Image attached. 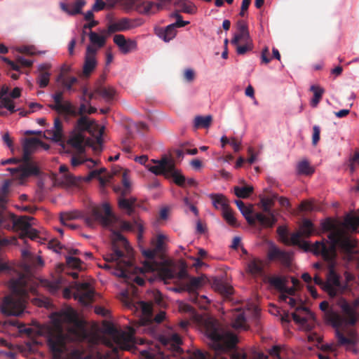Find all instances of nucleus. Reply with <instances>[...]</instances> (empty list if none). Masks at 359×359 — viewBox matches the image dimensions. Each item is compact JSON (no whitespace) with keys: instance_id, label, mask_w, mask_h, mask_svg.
I'll return each instance as SVG.
<instances>
[{"instance_id":"bb28decb","label":"nucleus","mask_w":359,"mask_h":359,"mask_svg":"<svg viewBox=\"0 0 359 359\" xmlns=\"http://www.w3.org/2000/svg\"><path fill=\"white\" fill-rule=\"evenodd\" d=\"M42 144V142L37 138L32 137L25 140L22 144V156L21 158L27 160L31 158V155L33 154L38 145Z\"/></svg>"},{"instance_id":"393cba45","label":"nucleus","mask_w":359,"mask_h":359,"mask_svg":"<svg viewBox=\"0 0 359 359\" xmlns=\"http://www.w3.org/2000/svg\"><path fill=\"white\" fill-rule=\"evenodd\" d=\"M264 265L262 259L251 257L247 264V272L254 277L262 276L264 275Z\"/></svg>"},{"instance_id":"79ce46f5","label":"nucleus","mask_w":359,"mask_h":359,"mask_svg":"<svg viewBox=\"0 0 359 359\" xmlns=\"http://www.w3.org/2000/svg\"><path fill=\"white\" fill-rule=\"evenodd\" d=\"M165 236L164 235L159 234L157 236L156 238L151 242L152 248H154L158 255L163 254L165 250Z\"/></svg>"},{"instance_id":"f257e3e1","label":"nucleus","mask_w":359,"mask_h":359,"mask_svg":"<svg viewBox=\"0 0 359 359\" xmlns=\"http://www.w3.org/2000/svg\"><path fill=\"white\" fill-rule=\"evenodd\" d=\"M53 327L41 325L36 323L33 327H20V332L29 337L46 336L53 359H67L66 343L73 341L77 337V330L74 327L65 331L62 323L72 324L77 320L75 311L71 308L62 309L51 314Z\"/></svg>"},{"instance_id":"4d7b16f0","label":"nucleus","mask_w":359,"mask_h":359,"mask_svg":"<svg viewBox=\"0 0 359 359\" xmlns=\"http://www.w3.org/2000/svg\"><path fill=\"white\" fill-rule=\"evenodd\" d=\"M116 1L126 11L133 10L136 3V0H116Z\"/></svg>"},{"instance_id":"09e8293b","label":"nucleus","mask_w":359,"mask_h":359,"mask_svg":"<svg viewBox=\"0 0 359 359\" xmlns=\"http://www.w3.org/2000/svg\"><path fill=\"white\" fill-rule=\"evenodd\" d=\"M113 248V253L109 254L104 257V260L107 262H115L123 257L124 253L122 250H119L118 247H116L114 245Z\"/></svg>"},{"instance_id":"774afa93","label":"nucleus","mask_w":359,"mask_h":359,"mask_svg":"<svg viewBox=\"0 0 359 359\" xmlns=\"http://www.w3.org/2000/svg\"><path fill=\"white\" fill-rule=\"evenodd\" d=\"M302 233H299V231L293 233L290 238L289 240V244H292L293 245H301V237H302Z\"/></svg>"},{"instance_id":"603ef678","label":"nucleus","mask_w":359,"mask_h":359,"mask_svg":"<svg viewBox=\"0 0 359 359\" xmlns=\"http://www.w3.org/2000/svg\"><path fill=\"white\" fill-rule=\"evenodd\" d=\"M61 183L68 186L76 185L79 180L72 174L67 172L61 177Z\"/></svg>"},{"instance_id":"f3484780","label":"nucleus","mask_w":359,"mask_h":359,"mask_svg":"<svg viewBox=\"0 0 359 359\" xmlns=\"http://www.w3.org/2000/svg\"><path fill=\"white\" fill-rule=\"evenodd\" d=\"M97 48L93 46H88L85 54V61L83 67V74L85 76H89L97 65L96 55Z\"/></svg>"},{"instance_id":"c9c22d12","label":"nucleus","mask_w":359,"mask_h":359,"mask_svg":"<svg viewBox=\"0 0 359 359\" xmlns=\"http://www.w3.org/2000/svg\"><path fill=\"white\" fill-rule=\"evenodd\" d=\"M88 35L90 41L92 43L91 46L94 47L96 46V48H97V50L104 46L106 39L104 36H101L93 31H90Z\"/></svg>"},{"instance_id":"a211bd4d","label":"nucleus","mask_w":359,"mask_h":359,"mask_svg":"<svg viewBox=\"0 0 359 359\" xmlns=\"http://www.w3.org/2000/svg\"><path fill=\"white\" fill-rule=\"evenodd\" d=\"M321 226L324 231H330V233L336 230L342 231L345 237H346V238L350 241L351 246L348 251H346V250H341V251L342 252H344V254H346L347 255H351L355 252V248L356 246V241L344 229L335 227V226L333 224V222H332V220L329 218L321 222Z\"/></svg>"},{"instance_id":"4c0bfd02","label":"nucleus","mask_w":359,"mask_h":359,"mask_svg":"<svg viewBox=\"0 0 359 359\" xmlns=\"http://www.w3.org/2000/svg\"><path fill=\"white\" fill-rule=\"evenodd\" d=\"M95 93L102 96L107 101L111 100L115 95V90L112 88H106L99 86L95 90Z\"/></svg>"},{"instance_id":"e433bc0d","label":"nucleus","mask_w":359,"mask_h":359,"mask_svg":"<svg viewBox=\"0 0 359 359\" xmlns=\"http://www.w3.org/2000/svg\"><path fill=\"white\" fill-rule=\"evenodd\" d=\"M310 90L313 93V97L311 101V105L316 107L322 99L325 90L321 87L315 85L311 86Z\"/></svg>"},{"instance_id":"72a5a7b5","label":"nucleus","mask_w":359,"mask_h":359,"mask_svg":"<svg viewBox=\"0 0 359 359\" xmlns=\"http://www.w3.org/2000/svg\"><path fill=\"white\" fill-rule=\"evenodd\" d=\"M175 5L180 9V11L185 13L194 14L197 11L194 4L188 0H178Z\"/></svg>"},{"instance_id":"aec40b11","label":"nucleus","mask_w":359,"mask_h":359,"mask_svg":"<svg viewBox=\"0 0 359 359\" xmlns=\"http://www.w3.org/2000/svg\"><path fill=\"white\" fill-rule=\"evenodd\" d=\"M118 268L114 270V273L118 277H121L125 278L127 280H133L138 285L142 286L145 283V280L144 278L140 276H135L133 279L129 277L128 274L130 271L133 269V264L132 262L128 260L127 262H124V266H122L120 264H117Z\"/></svg>"},{"instance_id":"cd10ccee","label":"nucleus","mask_w":359,"mask_h":359,"mask_svg":"<svg viewBox=\"0 0 359 359\" xmlns=\"http://www.w3.org/2000/svg\"><path fill=\"white\" fill-rule=\"evenodd\" d=\"M86 4V1L85 0H76L73 5H70L66 2H60V6L64 12L72 15H75L82 13V8Z\"/></svg>"},{"instance_id":"2f4dec72","label":"nucleus","mask_w":359,"mask_h":359,"mask_svg":"<svg viewBox=\"0 0 359 359\" xmlns=\"http://www.w3.org/2000/svg\"><path fill=\"white\" fill-rule=\"evenodd\" d=\"M214 287L216 291L226 297H229L233 294V287L222 280H215Z\"/></svg>"},{"instance_id":"1a4fd4ad","label":"nucleus","mask_w":359,"mask_h":359,"mask_svg":"<svg viewBox=\"0 0 359 359\" xmlns=\"http://www.w3.org/2000/svg\"><path fill=\"white\" fill-rule=\"evenodd\" d=\"M329 304L326 301H323L320 304V309L325 312L326 320L330 323L336 330V337L339 345H350L353 344L354 341L352 338L345 337L343 333L339 330L344 323L342 317L333 311L328 309Z\"/></svg>"},{"instance_id":"3c124183","label":"nucleus","mask_w":359,"mask_h":359,"mask_svg":"<svg viewBox=\"0 0 359 359\" xmlns=\"http://www.w3.org/2000/svg\"><path fill=\"white\" fill-rule=\"evenodd\" d=\"M222 216L226 222L231 226H237L238 225L230 208L222 212Z\"/></svg>"},{"instance_id":"58836bf2","label":"nucleus","mask_w":359,"mask_h":359,"mask_svg":"<svg viewBox=\"0 0 359 359\" xmlns=\"http://www.w3.org/2000/svg\"><path fill=\"white\" fill-rule=\"evenodd\" d=\"M168 175H170L172 178L174 182L181 187H185L186 186V178L182 175L179 170H175V165L173 164V168L171 171H169Z\"/></svg>"},{"instance_id":"bf43d9fd","label":"nucleus","mask_w":359,"mask_h":359,"mask_svg":"<svg viewBox=\"0 0 359 359\" xmlns=\"http://www.w3.org/2000/svg\"><path fill=\"white\" fill-rule=\"evenodd\" d=\"M113 245H115L116 247V242H120L123 247H124L126 249L128 248V242L126 239L124 238V236L118 231H113Z\"/></svg>"},{"instance_id":"de8ad7c7","label":"nucleus","mask_w":359,"mask_h":359,"mask_svg":"<svg viewBox=\"0 0 359 359\" xmlns=\"http://www.w3.org/2000/svg\"><path fill=\"white\" fill-rule=\"evenodd\" d=\"M344 223L348 229L352 231H356L359 226V217L357 216L348 215L345 218Z\"/></svg>"},{"instance_id":"052dcab7","label":"nucleus","mask_w":359,"mask_h":359,"mask_svg":"<svg viewBox=\"0 0 359 359\" xmlns=\"http://www.w3.org/2000/svg\"><path fill=\"white\" fill-rule=\"evenodd\" d=\"M235 203L243 216L252 214V208L247 207L241 200H236Z\"/></svg>"},{"instance_id":"9d476101","label":"nucleus","mask_w":359,"mask_h":359,"mask_svg":"<svg viewBox=\"0 0 359 359\" xmlns=\"http://www.w3.org/2000/svg\"><path fill=\"white\" fill-rule=\"evenodd\" d=\"M8 170L14 177L20 180H24L30 177H37L41 174L37 163L31 158L27 160L21 158V163L18 167L8 168Z\"/></svg>"},{"instance_id":"9b49d317","label":"nucleus","mask_w":359,"mask_h":359,"mask_svg":"<svg viewBox=\"0 0 359 359\" xmlns=\"http://www.w3.org/2000/svg\"><path fill=\"white\" fill-rule=\"evenodd\" d=\"M24 309L23 302L19 297L8 295L4 298L1 311L6 316H19Z\"/></svg>"},{"instance_id":"37998d69","label":"nucleus","mask_w":359,"mask_h":359,"mask_svg":"<svg viewBox=\"0 0 359 359\" xmlns=\"http://www.w3.org/2000/svg\"><path fill=\"white\" fill-rule=\"evenodd\" d=\"M252 192L253 187L250 186L234 187V194L238 198H247Z\"/></svg>"},{"instance_id":"49530a36","label":"nucleus","mask_w":359,"mask_h":359,"mask_svg":"<svg viewBox=\"0 0 359 359\" xmlns=\"http://www.w3.org/2000/svg\"><path fill=\"white\" fill-rule=\"evenodd\" d=\"M91 123L86 116H81L76 122V128L78 132L83 133V131L88 130L90 128Z\"/></svg>"},{"instance_id":"c756f323","label":"nucleus","mask_w":359,"mask_h":359,"mask_svg":"<svg viewBox=\"0 0 359 359\" xmlns=\"http://www.w3.org/2000/svg\"><path fill=\"white\" fill-rule=\"evenodd\" d=\"M211 198L212 205L216 209L221 208L222 212L229 208V201L225 196L220 194H211L209 195Z\"/></svg>"},{"instance_id":"ea45409f","label":"nucleus","mask_w":359,"mask_h":359,"mask_svg":"<svg viewBox=\"0 0 359 359\" xmlns=\"http://www.w3.org/2000/svg\"><path fill=\"white\" fill-rule=\"evenodd\" d=\"M268 282L280 292L285 289V280L281 276L268 277Z\"/></svg>"},{"instance_id":"ddd939ff","label":"nucleus","mask_w":359,"mask_h":359,"mask_svg":"<svg viewBox=\"0 0 359 359\" xmlns=\"http://www.w3.org/2000/svg\"><path fill=\"white\" fill-rule=\"evenodd\" d=\"M72 287L75 290L74 299H78L82 304L88 305L93 301L94 291L89 283L75 282Z\"/></svg>"},{"instance_id":"5fc2aeb1","label":"nucleus","mask_w":359,"mask_h":359,"mask_svg":"<svg viewBox=\"0 0 359 359\" xmlns=\"http://www.w3.org/2000/svg\"><path fill=\"white\" fill-rule=\"evenodd\" d=\"M243 43V45H240L239 43H238L237 45H234L236 48V53L238 55H244L248 51L251 50L253 48L252 41L245 42Z\"/></svg>"},{"instance_id":"39448f33","label":"nucleus","mask_w":359,"mask_h":359,"mask_svg":"<svg viewBox=\"0 0 359 359\" xmlns=\"http://www.w3.org/2000/svg\"><path fill=\"white\" fill-rule=\"evenodd\" d=\"M111 340H107L105 344L114 351L118 349L132 351L135 347L134 334L135 330L130 328L129 332L116 329L113 325H109L106 329Z\"/></svg>"},{"instance_id":"7c9ffc66","label":"nucleus","mask_w":359,"mask_h":359,"mask_svg":"<svg viewBox=\"0 0 359 359\" xmlns=\"http://www.w3.org/2000/svg\"><path fill=\"white\" fill-rule=\"evenodd\" d=\"M46 133L55 142H60L62 140V123L59 118L54 120V129L47 130Z\"/></svg>"},{"instance_id":"0eeeda50","label":"nucleus","mask_w":359,"mask_h":359,"mask_svg":"<svg viewBox=\"0 0 359 359\" xmlns=\"http://www.w3.org/2000/svg\"><path fill=\"white\" fill-rule=\"evenodd\" d=\"M34 220L35 219L32 217L21 216L18 217L14 214L5 213L0 209V226L7 229L20 230V233H24L34 224Z\"/></svg>"},{"instance_id":"6e6552de","label":"nucleus","mask_w":359,"mask_h":359,"mask_svg":"<svg viewBox=\"0 0 359 359\" xmlns=\"http://www.w3.org/2000/svg\"><path fill=\"white\" fill-rule=\"evenodd\" d=\"M121 182L123 186H116L114 190L121 195L118 200V207L122 210H126L127 213L130 215L134 212L136 198L133 197L130 198H125L130 192V181L127 170H124L122 172Z\"/></svg>"},{"instance_id":"7ed1b4c3","label":"nucleus","mask_w":359,"mask_h":359,"mask_svg":"<svg viewBox=\"0 0 359 359\" xmlns=\"http://www.w3.org/2000/svg\"><path fill=\"white\" fill-rule=\"evenodd\" d=\"M329 241L323 239L313 245L308 242H301L300 248L305 251L312 252L316 255H321L325 261H330L337 257V248L340 250L348 251L351 245L341 230H336L328 234Z\"/></svg>"},{"instance_id":"f03ea898","label":"nucleus","mask_w":359,"mask_h":359,"mask_svg":"<svg viewBox=\"0 0 359 359\" xmlns=\"http://www.w3.org/2000/svg\"><path fill=\"white\" fill-rule=\"evenodd\" d=\"M205 334L209 340V346L214 351V355L196 350L194 353L195 359H226V353L236 348L238 342L236 335L224 332L217 320H205Z\"/></svg>"},{"instance_id":"864d4df0","label":"nucleus","mask_w":359,"mask_h":359,"mask_svg":"<svg viewBox=\"0 0 359 359\" xmlns=\"http://www.w3.org/2000/svg\"><path fill=\"white\" fill-rule=\"evenodd\" d=\"M245 317L243 313H237L234 320L232 323V326L234 328H243L245 327Z\"/></svg>"},{"instance_id":"a18cd8bd","label":"nucleus","mask_w":359,"mask_h":359,"mask_svg":"<svg viewBox=\"0 0 359 359\" xmlns=\"http://www.w3.org/2000/svg\"><path fill=\"white\" fill-rule=\"evenodd\" d=\"M62 284V280L60 278L53 280H45L43 285L48 289L50 292L55 294L60 289Z\"/></svg>"},{"instance_id":"20e7f679","label":"nucleus","mask_w":359,"mask_h":359,"mask_svg":"<svg viewBox=\"0 0 359 359\" xmlns=\"http://www.w3.org/2000/svg\"><path fill=\"white\" fill-rule=\"evenodd\" d=\"M102 210L104 214L100 208L94 207L90 214L85 216L77 211L61 212L60 219L62 224H66V222L70 220L83 218L88 227L94 228L96 222H98L104 227H109L111 226L114 217L110 205L108 203H104L102 205Z\"/></svg>"},{"instance_id":"8fccbe9b","label":"nucleus","mask_w":359,"mask_h":359,"mask_svg":"<svg viewBox=\"0 0 359 359\" xmlns=\"http://www.w3.org/2000/svg\"><path fill=\"white\" fill-rule=\"evenodd\" d=\"M71 112H65V115L76 117L77 116H83V114L87 112L86 107L84 104H81L79 110H76L75 106L71 102Z\"/></svg>"},{"instance_id":"473e14b6","label":"nucleus","mask_w":359,"mask_h":359,"mask_svg":"<svg viewBox=\"0 0 359 359\" xmlns=\"http://www.w3.org/2000/svg\"><path fill=\"white\" fill-rule=\"evenodd\" d=\"M176 27L174 25H169L165 29H161L158 31V35L160 38L163 39V41L168 42L176 36Z\"/></svg>"},{"instance_id":"6e6d98bb","label":"nucleus","mask_w":359,"mask_h":359,"mask_svg":"<svg viewBox=\"0 0 359 359\" xmlns=\"http://www.w3.org/2000/svg\"><path fill=\"white\" fill-rule=\"evenodd\" d=\"M137 46V43L135 41L128 40L124 42L123 46L118 47L121 53L123 54H127L131 52L133 50L135 49Z\"/></svg>"},{"instance_id":"b1692460","label":"nucleus","mask_w":359,"mask_h":359,"mask_svg":"<svg viewBox=\"0 0 359 359\" xmlns=\"http://www.w3.org/2000/svg\"><path fill=\"white\" fill-rule=\"evenodd\" d=\"M238 32L234 35L231 40L233 45H237L239 43H245L252 41L248 32V25L243 20H239L237 22Z\"/></svg>"},{"instance_id":"338daca9","label":"nucleus","mask_w":359,"mask_h":359,"mask_svg":"<svg viewBox=\"0 0 359 359\" xmlns=\"http://www.w3.org/2000/svg\"><path fill=\"white\" fill-rule=\"evenodd\" d=\"M173 17L176 18L177 21L175 23H172V25H174L175 27H182L185 25H188L189 23V21H184L182 20V17L181 15H180L178 13H174L172 15Z\"/></svg>"},{"instance_id":"69168bd1","label":"nucleus","mask_w":359,"mask_h":359,"mask_svg":"<svg viewBox=\"0 0 359 359\" xmlns=\"http://www.w3.org/2000/svg\"><path fill=\"white\" fill-rule=\"evenodd\" d=\"M1 102L3 107L7 109L11 112V114H13L18 110L15 109V104L11 98L4 99V100H2Z\"/></svg>"},{"instance_id":"4468645a","label":"nucleus","mask_w":359,"mask_h":359,"mask_svg":"<svg viewBox=\"0 0 359 359\" xmlns=\"http://www.w3.org/2000/svg\"><path fill=\"white\" fill-rule=\"evenodd\" d=\"M263 211L268 213L269 216H266L262 213L256 214V219L264 227L271 228L276 222V219L273 214L271 212V208L273 205V201L270 198H264L261 201Z\"/></svg>"},{"instance_id":"412c9836","label":"nucleus","mask_w":359,"mask_h":359,"mask_svg":"<svg viewBox=\"0 0 359 359\" xmlns=\"http://www.w3.org/2000/svg\"><path fill=\"white\" fill-rule=\"evenodd\" d=\"M268 259L270 261L278 260L283 264L288 266L291 262V257L289 252L281 250L275 245H271L267 253Z\"/></svg>"},{"instance_id":"4be33fe9","label":"nucleus","mask_w":359,"mask_h":359,"mask_svg":"<svg viewBox=\"0 0 359 359\" xmlns=\"http://www.w3.org/2000/svg\"><path fill=\"white\" fill-rule=\"evenodd\" d=\"M156 163L154 165L149 167V170L155 175H167L169 171L173 168V162L168 157L164 156L161 160L154 161Z\"/></svg>"},{"instance_id":"2eb2a0df","label":"nucleus","mask_w":359,"mask_h":359,"mask_svg":"<svg viewBox=\"0 0 359 359\" xmlns=\"http://www.w3.org/2000/svg\"><path fill=\"white\" fill-rule=\"evenodd\" d=\"M143 255L147 259L143 262V266L141 269V272H154L156 271L159 276L160 268L161 266L166 264L167 262L159 263L154 260L155 256L158 255L154 248L144 250L142 251Z\"/></svg>"},{"instance_id":"c03bdc74","label":"nucleus","mask_w":359,"mask_h":359,"mask_svg":"<svg viewBox=\"0 0 359 359\" xmlns=\"http://www.w3.org/2000/svg\"><path fill=\"white\" fill-rule=\"evenodd\" d=\"M212 121V116L208 115L206 116H198L195 118L194 126L196 128H208Z\"/></svg>"},{"instance_id":"a878e982","label":"nucleus","mask_w":359,"mask_h":359,"mask_svg":"<svg viewBox=\"0 0 359 359\" xmlns=\"http://www.w3.org/2000/svg\"><path fill=\"white\" fill-rule=\"evenodd\" d=\"M135 27L133 22L127 18H123L116 22H111L108 26V32L109 33H115L118 32H124Z\"/></svg>"},{"instance_id":"f8f14e48","label":"nucleus","mask_w":359,"mask_h":359,"mask_svg":"<svg viewBox=\"0 0 359 359\" xmlns=\"http://www.w3.org/2000/svg\"><path fill=\"white\" fill-rule=\"evenodd\" d=\"M165 283L173 280L175 278L184 279L187 276V271L184 265H182L180 269L177 271L176 266L166 262L165 264L160 268V274L158 276Z\"/></svg>"},{"instance_id":"6ab92c4d","label":"nucleus","mask_w":359,"mask_h":359,"mask_svg":"<svg viewBox=\"0 0 359 359\" xmlns=\"http://www.w3.org/2000/svg\"><path fill=\"white\" fill-rule=\"evenodd\" d=\"M54 100V104H48V107L57 112L58 114H65V112H71V102L69 100H63V92L56 91L52 95Z\"/></svg>"},{"instance_id":"c85d7f7f","label":"nucleus","mask_w":359,"mask_h":359,"mask_svg":"<svg viewBox=\"0 0 359 359\" xmlns=\"http://www.w3.org/2000/svg\"><path fill=\"white\" fill-rule=\"evenodd\" d=\"M50 66L47 64H43L39 66V76L37 78V83L40 88H43L49 83L50 74L48 70Z\"/></svg>"},{"instance_id":"a19ab883","label":"nucleus","mask_w":359,"mask_h":359,"mask_svg":"<svg viewBox=\"0 0 359 359\" xmlns=\"http://www.w3.org/2000/svg\"><path fill=\"white\" fill-rule=\"evenodd\" d=\"M297 170L299 175H310L314 172V169L310 165L309 161L306 160L298 163Z\"/></svg>"},{"instance_id":"e2e57ef3","label":"nucleus","mask_w":359,"mask_h":359,"mask_svg":"<svg viewBox=\"0 0 359 359\" xmlns=\"http://www.w3.org/2000/svg\"><path fill=\"white\" fill-rule=\"evenodd\" d=\"M77 82V79L74 76H71L64 79L62 81V86L69 91L73 90L72 86Z\"/></svg>"},{"instance_id":"680f3d73","label":"nucleus","mask_w":359,"mask_h":359,"mask_svg":"<svg viewBox=\"0 0 359 359\" xmlns=\"http://www.w3.org/2000/svg\"><path fill=\"white\" fill-rule=\"evenodd\" d=\"M38 231L31 226L27 229V231H25L24 233H20V238L21 239H24L28 237L32 240H35L38 238Z\"/></svg>"},{"instance_id":"13d9d810","label":"nucleus","mask_w":359,"mask_h":359,"mask_svg":"<svg viewBox=\"0 0 359 359\" xmlns=\"http://www.w3.org/2000/svg\"><path fill=\"white\" fill-rule=\"evenodd\" d=\"M66 262L69 267L76 269H80L82 264V262L79 258L74 257L72 256L66 257Z\"/></svg>"},{"instance_id":"423d86ee","label":"nucleus","mask_w":359,"mask_h":359,"mask_svg":"<svg viewBox=\"0 0 359 359\" xmlns=\"http://www.w3.org/2000/svg\"><path fill=\"white\" fill-rule=\"evenodd\" d=\"M333 258L330 261H327L329 264V270L327 274L325 283L324 284V290L331 297H334L339 294H342L348 290V281L350 280L349 275L346 276V282L341 283L340 276L337 273L334 269V259Z\"/></svg>"},{"instance_id":"5701e85b","label":"nucleus","mask_w":359,"mask_h":359,"mask_svg":"<svg viewBox=\"0 0 359 359\" xmlns=\"http://www.w3.org/2000/svg\"><path fill=\"white\" fill-rule=\"evenodd\" d=\"M67 144L75 149L79 154L85 153V136L81 132L73 131L67 140Z\"/></svg>"},{"instance_id":"0e129e2a","label":"nucleus","mask_w":359,"mask_h":359,"mask_svg":"<svg viewBox=\"0 0 359 359\" xmlns=\"http://www.w3.org/2000/svg\"><path fill=\"white\" fill-rule=\"evenodd\" d=\"M299 208L302 211H313L316 209L313 201H303Z\"/></svg>"},{"instance_id":"dca6fc26","label":"nucleus","mask_w":359,"mask_h":359,"mask_svg":"<svg viewBox=\"0 0 359 359\" xmlns=\"http://www.w3.org/2000/svg\"><path fill=\"white\" fill-rule=\"evenodd\" d=\"M359 306V298L355 299L351 304L344 299L340 303V307L350 325H355L358 319L357 308Z\"/></svg>"},{"instance_id":"f704fd0d","label":"nucleus","mask_w":359,"mask_h":359,"mask_svg":"<svg viewBox=\"0 0 359 359\" xmlns=\"http://www.w3.org/2000/svg\"><path fill=\"white\" fill-rule=\"evenodd\" d=\"M314 226L311 221L308 219H304L299 226V232L302 233V236L309 238L314 233Z\"/></svg>"}]
</instances>
